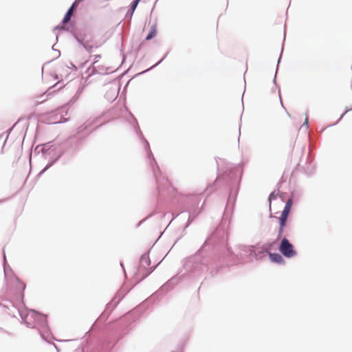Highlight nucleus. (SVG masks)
<instances>
[{
    "instance_id": "obj_22",
    "label": "nucleus",
    "mask_w": 352,
    "mask_h": 352,
    "mask_svg": "<svg viewBox=\"0 0 352 352\" xmlns=\"http://www.w3.org/2000/svg\"><path fill=\"white\" fill-rule=\"evenodd\" d=\"M276 199V191H273L270 194V196L268 197V201H269V204H270V208H271V202H272V199Z\"/></svg>"
},
{
    "instance_id": "obj_38",
    "label": "nucleus",
    "mask_w": 352,
    "mask_h": 352,
    "mask_svg": "<svg viewBox=\"0 0 352 352\" xmlns=\"http://www.w3.org/2000/svg\"><path fill=\"white\" fill-rule=\"evenodd\" d=\"M84 0H75L74 1L75 2H77L78 4L79 5L80 3H81L82 1H83Z\"/></svg>"
},
{
    "instance_id": "obj_26",
    "label": "nucleus",
    "mask_w": 352,
    "mask_h": 352,
    "mask_svg": "<svg viewBox=\"0 0 352 352\" xmlns=\"http://www.w3.org/2000/svg\"><path fill=\"white\" fill-rule=\"evenodd\" d=\"M349 111V109H346L340 117L339 120L334 124H331V125H329V126H335L338 124V122L344 117V116Z\"/></svg>"
},
{
    "instance_id": "obj_9",
    "label": "nucleus",
    "mask_w": 352,
    "mask_h": 352,
    "mask_svg": "<svg viewBox=\"0 0 352 352\" xmlns=\"http://www.w3.org/2000/svg\"><path fill=\"white\" fill-rule=\"evenodd\" d=\"M177 282L175 280V278H172L165 283L157 292H155L150 298L149 300L158 298L160 296L165 295L170 290H172L175 285H177Z\"/></svg>"
},
{
    "instance_id": "obj_10",
    "label": "nucleus",
    "mask_w": 352,
    "mask_h": 352,
    "mask_svg": "<svg viewBox=\"0 0 352 352\" xmlns=\"http://www.w3.org/2000/svg\"><path fill=\"white\" fill-rule=\"evenodd\" d=\"M113 71L111 69L110 67H105L103 65H92L90 66L87 70V72L89 74V76H92L95 74H101V75H105L111 73Z\"/></svg>"
},
{
    "instance_id": "obj_43",
    "label": "nucleus",
    "mask_w": 352,
    "mask_h": 352,
    "mask_svg": "<svg viewBox=\"0 0 352 352\" xmlns=\"http://www.w3.org/2000/svg\"><path fill=\"white\" fill-rule=\"evenodd\" d=\"M61 88H62V86L59 87V88H58L56 91H57V90H58V89H60Z\"/></svg>"
},
{
    "instance_id": "obj_20",
    "label": "nucleus",
    "mask_w": 352,
    "mask_h": 352,
    "mask_svg": "<svg viewBox=\"0 0 352 352\" xmlns=\"http://www.w3.org/2000/svg\"><path fill=\"white\" fill-rule=\"evenodd\" d=\"M83 47L86 50V51L89 53H91L94 47L93 45H91L89 41H86L85 42V45H83Z\"/></svg>"
},
{
    "instance_id": "obj_12",
    "label": "nucleus",
    "mask_w": 352,
    "mask_h": 352,
    "mask_svg": "<svg viewBox=\"0 0 352 352\" xmlns=\"http://www.w3.org/2000/svg\"><path fill=\"white\" fill-rule=\"evenodd\" d=\"M78 4L77 2L74 1L72 4V6L69 7V8L66 12L63 20L62 23H67L70 21L71 18L73 15V12L74 10L78 7Z\"/></svg>"
},
{
    "instance_id": "obj_19",
    "label": "nucleus",
    "mask_w": 352,
    "mask_h": 352,
    "mask_svg": "<svg viewBox=\"0 0 352 352\" xmlns=\"http://www.w3.org/2000/svg\"><path fill=\"white\" fill-rule=\"evenodd\" d=\"M288 217L280 215L278 217L279 226L285 227L287 225Z\"/></svg>"
},
{
    "instance_id": "obj_18",
    "label": "nucleus",
    "mask_w": 352,
    "mask_h": 352,
    "mask_svg": "<svg viewBox=\"0 0 352 352\" xmlns=\"http://www.w3.org/2000/svg\"><path fill=\"white\" fill-rule=\"evenodd\" d=\"M157 34V30H156V28H155V26H153L149 32L148 33V34L146 35V41H150L151 40L152 38H153Z\"/></svg>"
},
{
    "instance_id": "obj_36",
    "label": "nucleus",
    "mask_w": 352,
    "mask_h": 352,
    "mask_svg": "<svg viewBox=\"0 0 352 352\" xmlns=\"http://www.w3.org/2000/svg\"><path fill=\"white\" fill-rule=\"evenodd\" d=\"M71 67H72L74 70L77 69V67L75 65H74L72 63H69Z\"/></svg>"
},
{
    "instance_id": "obj_35",
    "label": "nucleus",
    "mask_w": 352,
    "mask_h": 352,
    "mask_svg": "<svg viewBox=\"0 0 352 352\" xmlns=\"http://www.w3.org/2000/svg\"><path fill=\"white\" fill-rule=\"evenodd\" d=\"M87 129V125H82L78 128V131L80 132L82 131L83 130H85Z\"/></svg>"
},
{
    "instance_id": "obj_41",
    "label": "nucleus",
    "mask_w": 352,
    "mask_h": 352,
    "mask_svg": "<svg viewBox=\"0 0 352 352\" xmlns=\"http://www.w3.org/2000/svg\"><path fill=\"white\" fill-rule=\"evenodd\" d=\"M280 104H281V106H282L283 108H285V107H284V106H283V102H282V101H281V100H280Z\"/></svg>"
},
{
    "instance_id": "obj_40",
    "label": "nucleus",
    "mask_w": 352,
    "mask_h": 352,
    "mask_svg": "<svg viewBox=\"0 0 352 352\" xmlns=\"http://www.w3.org/2000/svg\"><path fill=\"white\" fill-rule=\"evenodd\" d=\"M45 100H46V98H45V99H43V100H42L41 102H38V103H41V102H44Z\"/></svg>"
},
{
    "instance_id": "obj_34",
    "label": "nucleus",
    "mask_w": 352,
    "mask_h": 352,
    "mask_svg": "<svg viewBox=\"0 0 352 352\" xmlns=\"http://www.w3.org/2000/svg\"><path fill=\"white\" fill-rule=\"evenodd\" d=\"M7 302H8V304H3V306L4 307H6V308H7V309H9V306H10V305L13 306V304H12L11 302L8 301Z\"/></svg>"
},
{
    "instance_id": "obj_39",
    "label": "nucleus",
    "mask_w": 352,
    "mask_h": 352,
    "mask_svg": "<svg viewBox=\"0 0 352 352\" xmlns=\"http://www.w3.org/2000/svg\"><path fill=\"white\" fill-rule=\"evenodd\" d=\"M57 53H58V57H59L60 56V52L59 50H56Z\"/></svg>"
},
{
    "instance_id": "obj_28",
    "label": "nucleus",
    "mask_w": 352,
    "mask_h": 352,
    "mask_svg": "<svg viewBox=\"0 0 352 352\" xmlns=\"http://www.w3.org/2000/svg\"><path fill=\"white\" fill-rule=\"evenodd\" d=\"M58 83H56V84H55L53 87H50V88L48 89V90L45 92V94H47V96H48L51 95L53 92H54V91H51L50 90H51L53 87H56V86L58 85Z\"/></svg>"
},
{
    "instance_id": "obj_46",
    "label": "nucleus",
    "mask_w": 352,
    "mask_h": 352,
    "mask_svg": "<svg viewBox=\"0 0 352 352\" xmlns=\"http://www.w3.org/2000/svg\"><path fill=\"white\" fill-rule=\"evenodd\" d=\"M120 265H121L122 267H123V265H122V263H120ZM122 268H124V267H122ZM123 270H124V269H123Z\"/></svg>"
},
{
    "instance_id": "obj_1",
    "label": "nucleus",
    "mask_w": 352,
    "mask_h": 352,
    "mask_svg": "<svg viewBox=\"0 0 352 352\" xmlns=\"http://www.w3.org/2000/svg\"><path fill=\"white\" fill-rule=\"evenodd\" d=\"M227 241V232L223 227H217L197 252L188 258L184 264V268L188 272L209 271L211 276H216L221 268V265L216 256L206 254V248L208 245H224Z\"/></svg>"
},
{
    "instance_id": "obj_24",
    "label": "nucleus",
    "mask_w": 352,
    "mask_h": 352,
    "mask_svg": "<svg viewBox=\"0 0 352 352\" xmlns=\"http://www.w3.org/2000/svg\"><path fill=\"white\" fill-rule=\"evenodd\" d=\"M166 56H167V54H166L162 57V58L160 60H159L156 64H155L154 65H153L152 67H150V68H148V69H146V70H145L144 72H143V73L146 72H148V71H149V70L152 69L153 68L155 67H156V66H157L158 65H160V63H162V61L166 58Z\"/></svg>"
},
{
    "instance_id": "obj_14",
    "label": "nucleus",
    "mask_w": 352,
    "mask_h": 352,
    "mask_svg": "<svg viewBox=\"0 0 352 352\" xmlns=\"http://www.w3.org/2000/svg\"><path fill=\"white\" fill-rule=\"evenodd\" d=\"M241 250V251L244 252L247 256H254L256 259L258 258V254L255 252V247L254 245H242Z\"/></svg>"
},
{
    "instance_id": "obj_30",
    "label": "nucleus",
    "mask_w": 352,
    "mask_h": 352,
    "mask_svg": "<svg viewBox=\"0 0 352 352\" xmlns=\"http://www.w3.org/2000/svg\"><path fill=\"white\" fill-rule=\"evenodd\" d=\"M153 215V214H149L148 216H147L146 218H144V219H142V221H140L138 224V227L140 226L144 221H146L147 219H148L150 217H151Z\"/></svg>"
},
{
    "instance_id": "obj_2",
    "label": "nucleus",
    "mask_w": 352,
    "mask_h": 352,
    "mask_svg": "<svg viewBox=\"0 0 352 352\" xmlns=\"http://www.w3.org/2000/svg\"><path fill=\"white\" fill-rule=\"evenodd\" d=\"M242 175V167L240 164L236 166L228 165L222 173H219L217 180H223L230 187L226 209H232L236 199L239 184Z\"/></svg>"
},
{
    "instance_id": "obj_23",
    "label": "nucleus",
    "mask_w": 352,
    "mask_h": 352,
    "mask_svg": "<svg viewBox=\"0 0 352 352\" xmlns=\"http://www.w3.org/2000/svg\"><path fill=\"white\" fill-rule=\"evenodd\" d=\"M72 34H73V36L74 37V38L76 40V41L80 44L81 45L82 47H83V45H85V42L84 41V39H82L80 38H79L75 33L72 32Z\"/></svg>"
},
{
    "instance_id": "obj_27",
    "label": "nucleus",
    "mask_w": 352,
    "mask_h": 352,
    "mask_svg": "<svg viewBox=\"0 0 352 352\" xmlns=\"http://www.w3.org/2000/svg\"><path fill=\"white\" fill-rule=\"evenodd\" d=\"M100 58V55L99 54H96V55H94V61H93V63L92 65H96L98 63V58Z\"/></svg>"
},
{
    "instance_id": "obj_15",
    "label": "nucleus",
    "mask_w": 352,
    "mask_h": 352,
    "mask_svg": "<svg viewBox=\"0 0 352 352\" xmlns=\"http://www.w3.org/2000/svg\"><path fill=\"white\" fill-rule=\"evenodd\" d=\"M315 168H316L315 164H313V162L311 160V158L308 157L307 158L306 164L304 167L305 173L307 175H310L314 172Z\"/></svg>"
},
{
    "instance_id": "obj_21",
    "label": "nucleus",
    "mask_w": 352,
    "mask_h": 352,
    "mask_svg": "<svg viewBox=\"0 0 352 352\" xmlns=\"http://www.w3.org/2000/svg\"><path fill=\"white\" fill-rule=\"evenodd\" d=\"M284 228H285L284 227L279 226L278 230L276 241L282 239V236L283 234Z\"/></svg>"
},
{
    "instance_id": "obj_37",
    "label": "nucleus",
    "mask_w": 352,
    "mask_h": 352,
    "mask_svg": "<svg viewBox=\"0 0 352 352\" xmlns=\"http://www.w3.org/2000/svg\"><path fill=\"white\" fill-rule=\"evenodd\" d=\"M273 82L275 85H276V74H275L274 76V80H273Z\"/></svg>"
},
{
    "instance_id": "obj_5",
    "label": "nucleus",
    "mask_w": 352,
    "mask_h": 352,
    "mask_svg": "<svg viewBox=\"0 0 352 352\" xmlns=\"http://www.w3.org/2000/svg\"><path fill=\"white\" fill-rule=\"evenodd\" d=\"M35 151H38V153L41 152L42 155L45 159H49L48 163L38 173V176L43 174L51 166H52L65 153L64 149L60 146H56L54 142H49L38 145L36 147Z\"/></svg>"
},
{
    "instance_id": "obj_6",
    "label": "nucleus",
    "mask_w": 352,
    "mask_h": 352,
    "mask_svg": "<svg viewBox=\"0 0 352 352\" xmlns=\"http://www.w3.org/2000/svg\"><path fill=\"white\" fill-rule=\"evenodd\" d=\"M191 203L190 207L188 210V221L184 227V229L187 228L191 223L195 219V218L203 210V206L204 201L201 204V207L199 206L201 202V198L199 195H193L189 198Z\"/></svg>"
},
{
    "instance_id": "obj_31",
    "label": "nucleus",
    "mask_w": 352,
    "mask_h": 352,
    "mask_svg": "<svg viewBox=\"0 0 352 352\" xmlns=\"http://www.w3.org/2000/svg\"><path fill=\"white\" fill-rule=\"evenodd\" d=\"M6 254L3 251V266H4V273L6 274Z\"/></svg>"
},
{
    "instance_id": "obj_11",
    "label": "nucleus",
    "mask_w": 352,
    "mask_h": 352,
    "mask_svg": "<svg viewBox=\"0 0 352 352\" xmlns=\"http://www.w3.org/2000/svg\"><path fill=\"white\" fill-rule=\"evenodd\" d=\"M269 250H270V248H266L264 251H261V253H263L264 252H268L269 257L272 262H273L274 263L280 264V265L285 264V261L283 258L282 254H280L279 253H276V252H274V253L270 252Z\"/></svg>"
},
{
    "instance_id": "obj_33",
    "label": "nucleus",
    "mask_w": 352,
    "mask_h": 352,
    "mask_svg": "<svg viewBox=\"0 0 352 352\" xmlns=\"http://www.w3.org/2000/svg\"><path fill=\"white\" fill-rule=\"evenodd\" d=\"M283 50V45L282 46L281 53H280V56H279L278 60V64H279V63L280 61V59H281V57H282ZM278 65H277L276 71L278 70Z\"/></svg>"
},
{
    "instance_id": "obj_7",
    "label": "nucleus",
    "mask_w": 352,
    "mask_h": 352,
    "mask_svg": "<svg viewBox=\"0 0 352 352\" xmlns=\"http://www.w3.org/2000/svg\"><path fill=\"white\" fill-rule=\"evenodd\" d=\"M278 250L280 254L287 258H291L297 255L293 244L289 241L287 236H283L278 245Z\"/></svg>"
},
{
    "instance_id": "obj_3",
    "label": "nucleus",
    "mask_w": 352,
    "mask_h": 352,
    "mask_svg": "<svg viewBox=\"0 0 352 352\" xmlns=\"http://www.w3.org/2000/svg\"><path fill=\"white\" fill-rule=\"evenodd\" d=\"M23 322L32 329H36L41 337L45 341L51 338V331L47 324V316L34 309L19 312Z\"/></svg>"
},
{
    "instance_id": "obj_17",
    "label": "nucleus",
    "mask_w": 352,
    "mask_h": 352,
    "mask_svg": "<svg viewBox=\"0 0 352 352\" xmlns=\"http://www.w3.org/2000/svg\"><path fill=\"white\" fill-rule=\"evenodd\" d=\"M118 94V91H116V89H110L107 93L105 96L109 100H114Z\"/></svg>"
},
{
    "instance_id": "obj_8",
    "label": "nucleus",
    "mask_w": 352,
    "mask_h": 352,
    "mask_svg": "<svg viewBox=\"0 0 352 352\" xmlns=\"http://www.w3.org/2000/svg\"><path fill=\"white\" fill-rule=\"evenodd\" d=\"M161 263L159 262L155 266L151 267L150 269H148L147 267H148L151 264V260L149 258V254L148 252H146L143 254L140 259V271L144 270L145 272V274H143L142 279L147 277L150 274H151L155 269L156 268L157 265H158Z\"/></svg>"
},
{
    "instance_id": "obj_25",
    "label": "nucleus",
    "mask_w": 352,
    "mask_h": 352,
    "mask_svg": "<svg viewBox=\"0 0 352 352\" xmlns=\"http://www.w3.org/2000/svg\"><path fill=\"white\" fill-rule=\"evenodd\" d=\"M54 30H63L68 31V28L63 25H58L56 26L54 28Z\"/></svg>"
},
{
    "instance_id": "obj_29",
    "label": "nucleus",
    "mask_w": 352,
    "mask_h": 352,
    "mask_svg": "<svg viewBox=\"0 0 352 352\" xmlns=\"http://www.w3.org/2000/svg\"><path fill=\"white\" fill-rule=\"evenodd\" d=\"M306 116H307V114L305 113ZM308 124H309V119H308V117H306V119L305 120V122H303V124H302V126H306L307 128L308 127Z\"/></svg>"
},
{
    "instance_id": "obj_44",
    "label": "nucleus",
    "mask_w": 352,
    "mask_h": 352,
    "mask_svg": "<svg viewBox=\"0 0 352 352\" xmlns=\"http://www.w3.org/2000/svg\"><path fill=\"white\" fill-rule=\"evenodd\" d=\"M278 93H279L278 97L280 98V90H278Z\"/></svg>"
},
{
    "instance_id": "obj_4",
    "label": "nucleus",
    "mask_w": 352,
    "mask_h": 352,
    "mask_svg": "<svg viewBox=\"0 0 352 352\" xmlns=\"http://www.w3.org/2000/svg\"><path fill=\"white\" fill-rule=\"evenodd\" d=\"M131 117L134 120V129L136 133L139 135L140 138L142 140L144 144V149L147 153V157L148 158L151 167L153 170V175L155 178L157 183V190L160 193L162 191L164 190V188H167L170 187V184L167 177L164 176H162L160 168L155 160L154 155L152 153V151L150 148V145L148 142L144 138L142 133L141 132L140 128L138 125L137 120L134 118V116L131 114Z\"/></svg>"
},
{
    "instance_id": "obj_45",
    "label": "nucleus",
    "mask_w": 352,
    "mask_h": 352,
    "mask_svg": "<svg viewBox=\"0 0 352 352\" xmlns=\"http://www.w3.org/2000/svg\"><path fill=\"white\" fill-rule=\"evenodd\" d=\"M239 133H241V127L240 126H239Z\"/></svg>"
},
{
    "instance_id": "obj_32",
    "label": "nucleus",
    "mask_w": 352,
    "mask_h": 352,
    "mask_svg": "<svg viewBox=\"0 0 352 352\" xmlns=\"http://www.w3.org/2000/svg\"><path fill=\"white\" fill-rule=\"evenodd\" d=\"M16 280L21 285L22 289L24 290L25 289V285L23 283H21L18 277H16Z\"/></svg>"
},
{
    "instance_id": "obj_16",
    "label": "nucleus",
    "mask_w": 352,
    "mask_h": 352,
    "mask_svg": "<svg viewBox=\"0 0 352 352\" xmlns=\"http://www.w3.org/2000/svg\"><path fill=\"white\" fill-rule=\"evenodd\" d=\"M292 199H289L287 201V202L284 206V208H283V211L281 212L280 215L288 217L290 210H291V208H292Z\"/></svg>"
},
{
    "instance_id": "obj_42",
    "label": "nucleus",
    "mask_w": 352,
    "mask_h": 352,
    "mask_svg": "<svg viewBox=\"0 0 352 352\" xmlns=\"http://www.w3.org/2000/svg\"><path fill=\"white\" fill-rule=\"evenodd\" d=\"M113 345H114V344H111V345H110V346H109V345H108V347H109V348L112 347V346H113Z\"/></svg>"
},
{
    "instance_id": "obj_13",
    "label": "nucleus",
    "mask_w": 352,
    "mask_h": 352,
    "mask_svg": "<svg viewBox=\"0 0 352 352\" xmlns=\"http://www.w3.org/2000/svg\"><path fill=\"white\" fill-rule=\"evenodd\" d=\"M140 1L141 0H133L131 3L130 8L125 15V19L129 21V23H131L133 13Z\"/></svg>"
}]
</instances>
